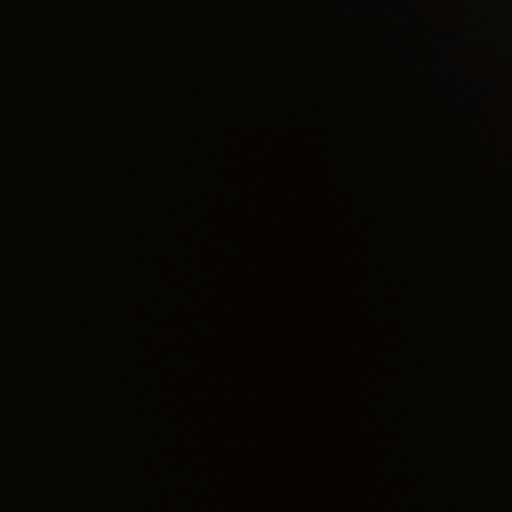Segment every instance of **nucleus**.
I'll use <instances>...</instances> for the list:
<instances>
[{
    "label": "nucleus",
    "instance_id": "obj_1",
    "mask_svg": "<svg viewBox=\"0 0 512 512\" xmlns=\"http://www.w3.org/2000/svg\"><path fill=\"white\" fill-rule=\"evenodd\" d=\"M162 439H151L150 473H151V502L150 512H161L163 507V474L161 470L160 452Z\"/></svg>",
    "mask_w": 512,
    "mask_h": 512
}]
</instances>
